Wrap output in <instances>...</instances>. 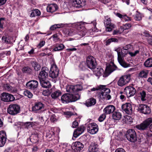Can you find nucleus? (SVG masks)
Returning <instances> with one entry per match:
<instances>
[{
	"instance_id": "obj_1",
	"label": "nucleus",
	"mask_w": 152,
	"mask_h": 152,
	"mask_svg": "<svg viewBox=\"0 0 152 152\" xmlns=\"http://www.w3.org/2000/svg\"><path fill=\"white\" fill-rule=\"evenodd\" d=\"M79 94H66L61 97V100L64 103H67L70 102H75L80 98Z\"/></svg>"
},
{
	"instance_id": "obj_2",
	"label": "nucleus",
	"mask_w": 152,
	"mask_h": 152,
	"mask_svg": "<svg viewBox=\"0 0 152 152\" xmlns=\"http://www.w3.org/2000/svg\"><path fill=\"white\" fill-rule=\"evenodd\" d=\"M129 52L128 50H125L123 53H122V49L121 52H118V60L120 64L124 68H127L129 66L130 64L126 63L124 58L125 57V55Z\"/></svg>"
},
{
	"instance_id": "obj_3",
	"label": "nucleus",
	"mask_w": 152,
	"mask_h": 152,
	"mask_svg": "<svg viewBox=\"0 0 152 152\" xmlns=\"http://www.w3.org/2000/svg\"><path fill=\"white\" fill-rule=\"evenodd\" d=\"M100 89V92L99 94V96L102 99H106L109 100L111 99V96L109 94L110 92V90L109 88H106L105 86Z\"/></svg>"
},
{
	"instance_id": "obj_4",
	"label": "nucleus",
	"mask_w": 152,
	"mask_h": 152,
	"mask_svg": "<svg viewBox=\"0 0 152 152\" xmlns=\"http://www.w3.org/2000/svg\"><path fill=\"white\" fill-rule=\"evenodd\" d=\"M126 136L127 139L131 142H134L137 140L136 134L134 129L128 130L126 134Z\"/></svg>"
},
{
	"instance_id": "obj_5",
	"label": "nucleus",
	"mask_w": 152,
	"mask_h": 152,
	"mask_svg": "<svg viewBox=\"0 0 152 152\" xmlns=\"http://www.w3.org/2000/svg\"><path fill=\"white\" fill-rule=\"evenodd\" d=\"M131 77V75L129 74L122 76L118 81V85L121 87L125 85L130 81Z\"/></svg>"
},
{
	"instance_id": "obj_6",
	"label": "nucleus",
	"mask_w": 152,
	"mask_h": 152,
	"mask_svg": "<svg viewBox=\"0 0 152 152\" xmlns=\"http://www.w3.org/2000/svg\"><path fill=\"white\" fill-rule=\"evenodd\" d=\"M20 107L16 104H10L7 110L8 113L13 115H15L19 113Z\"/></svg>"
},
{
	"instance_id": "obj_7",
	"label": "nucleus",
	"mask_w": 152,
	"mask_h": 152,
	"mask_svg": "<svg viewBox=\"0 0 152 152\" xmlns=\"http://www.w3.org/2000/svg\"><path fill=\"white\" fill-rule=\"evenodd\" d=\"M45 105L42 103L40 102H36L32 108V111L34 112L41 113L44 110Z\"/></svg>"
},
{
	"instance_id": "obj_8",
	"label": "nucleus",
	"mask_w": 152,
	"mask_h": 152,
	"mask_svg": "<svg viewBox=\"0 0 152 152\" xmlns=\"http://www.w3.org/2000/svg\"><path fill=\"white\" fill-rule=\"evenodd\" d=\"M82 87L80 85L75 86L67 85L66 87V91L70 93H75L81 91Z\"/></svg>"
},
{
	"instance_id": "obj_9",
	"label": "nucleus",
	"mask_w": 152,
	"mask_h": 152,
	"mask_svg": "<svg viewBox=\"0 0 152 152\" xmlns=\"http://www.w3.org/2000/svg\"><path fill=\"white\" fill-rule=\"evenodd\" d=\"M88 132L89 133L94 134H96L98 131V125L95 123H89L87 128Z\"/></svg>"
},
{
	"instance_id": "obj_10",
	"label": "nucleus",
	"mask_w": 152,
	"mask_h": 152,
	"mask_svg": "<svg viewBox=\"0 0 152 152\" xmlns=\"http://www.w3.org/2000/svg\"><path fill=\"white\" fill-rule=\"evenodd\" d=\"M75 28L77 31V34L80 37L84 36L87 32V30L80 23L77 24Z\"/></svg>"
},
{
	"instance_id": "obj_11",
	"label": "nucleus",
	"mask_w": 152,
	"mask_h": 152,
	"mask_svg": "<svg viewBox=\"0 0 152 152\" xmlns=\"http://www.w3.org/2000/svg\"><path fill=\"white\" fill-rule=\"evenodd\" d=\"M59 70L56 64L53 63L51 65L50 72V77L52 78L57 77L58 75Z\"/></svg>"
},
{
	"instance_id": "obj_12",
	"label": "nucleus",
	"mask_w": 152,
	"mask_h": 152,
	"mask_svg": "<svg viewBox=\"0 0 152 152\" xmlns=\"http://www.w3.org/2000/svg\"><path fill=\"white\" fill-rule=\"evenodd\" d=\"M71 5L76 8H81L86 4L85 0H71Z\"/></svg>"
},
{
	"instance_id": "obj_13",
	"label": "nucleus",
	"mask_w": 152,
	"mask_h": 152,
	"mask_svg": "<svg viewBox=\"0 0 152 152\" xmlns=\"http://www.w3.org/2000/svg\"><path fill=\"white\" fill-rule=\"evenodd\" d=\"M104 23L107 31H110L114 28V25L111 23V20L108 16L105 17Z\"/></svg>"
},
{
	"instance_id": "obj_14",
	"label": "nucleus",
	"mask_w": 152,
	"mask_h": 152,
	"mask_svg": "<svg viewBox=\"0 0 152 152\" xmlns=\"http://www.w3.org/2000/svg\"><path fill=\"white\" fill-rule=\"evenodd\" d=\"M86 64L90 69H94L96 65L95 59L92 56H88L86 59Z\"/></svg>"
},
{
	"instance_id": "obj_15",
	"label": "nucleus",
	"mask_w": 152,
	"mask_h": 152,
	"mask_svg": "<svg viewBox=\"0 0 152 152\" xmlns=\"http://www.w3.org/2000/svg\"><path fill=\"white\" fill-rule=\"evenodd\" d=\"M84 145L79 142H76L73 143L72 145V152H80L83 148ZM65 152H70L69 151Z\"/></svg>"
},
{
	"instance_id": "obj_16",
	"label": "nucleus",
	"mask_w": 152,
	"mask_h": 152,
	"mask_svg": "<svg viewBox=\"0 0 152 152\" xmlns=\"http://www.w3.org/2000/svg\"><path fill=\"white\" fill-rule=\"evenodd\" d=\"M124 91L127 96L129 97L133 96L135 94L136 90L134 87L128 86L125 88Z\"/></svg>"
},
{
	"instance_id": "obj_17",
	"label": "nucleus",
	"mask_w": 152,
	"mask_h": 152,
	"mask_svg": "<svg viewBox=\"0 0 152 152\" xmlns=\"http://www.w3.org/2000/svg\"><path fill=\"white\" fill-rule=\"evenodd\" d=\"M152 123V118H148L146 119L142 123L136 126L137 128L140 130H144Z\"/></svg>"
},
{
	"instance_id": "obj_18",
	"label": "nucleus",
	"mask_w": 152,
	"mask_h": 152,
	"mask_svg": "<svg viewBox=\"0 0 152 152\" xmlns=\"http://www.w3.org/2000/svg\"><path fill=\"white\" fill-rule=\"evenodd\" d=\"M1 98L2 101L5 102L12 101L15 99V98L12 95L6 93H2Z\"/></svg>"
},
{
	"instance_id": "obj_19",
	"label": "nucleus",
	"mask_w": 152,
	"mask_h": 152,
	"mask_svg": "<svg viewBox=\"0 0 152 152\" xmlns=\"http://www.w3.org/2000/svg\"><path fill=\"white\" fill-rule=\"evenodd\" d=\"M49 72V69L46 67L42 68L39 77V80L46 79L48 77V73Z\"/></svg>"
},
{
	"instance_id": "obj_20",
	"label": "nucleus",
	"mask_w": 152,
	"mask_h": 152,
	"mask_svg": "<svg viewBox=\"0 0 152 152\" xmlns=\"http://www.w3.org/2000/svg\"><path fill=\"white\" fill-rule=\"evenodd\" d=\"M121 107L122 110L128 114H131L132 113V105L129 103H127L123 104Z\"/></svg>"
},
{
	"instance_id": "obj_21",
	"label": "nucleus",
	"mask_w": 152,
	"mask_h": 152,
	"mask_svg": "<svg viewBox=\"0 0 152 152\" xmlns=\"http://www.w3.org/2000/svg\"><path fill=\"white\" fill-rule=\"evenodd\" d=\"M117 67L115 65H109L106 67L103 76L107 77L111 73L116 70Z\"/></svg>"
},
{
	"instance_id": "obj_22",
	"label": "nucleus",
	"mask_w": 152,
	"mask_h": 152,
	"mask_svg": "<svg viewBox=\"0 0 152 152\" xmlns=\"http://www.w3.org/2000/svg\"><path fill=\"white\" fill-rule=\"evenodd\" d=\"M138 109L141 113L145 114H149L151 111L149 107L146 104L140 105Z\"/></svg>"
},
{
	"instance_id": "obj_23",
	"label": "nucleus",
	"mask_w": 152,
	"mask_h": 152,
	"mask_svg": "<svg viewBox=\"0 0 152 152\" xmlns=\"http://www.w3.org/2000/svg\"><path fill=\"white\" fill-rule=\"evenodd\" d=\"M38 82L36 80H31L28 82L26 84L27 88L31 90H34L38 86Z\"/></svg>"
},
{
	"instance_id": "obj_24",
	"label": "nucleus",
	"mask_w": 152,
	"mask_h": 152,
	"mask_svg": "<svg viewBox=\"0 0 152 152\" xmlns=\"http://www.w3.org/2000/svg\"><path fill=\"white\" fill-rule=\"evenodd\" d=\"M6 141V134L4 131L0 132V147L4 145Z\"/></svg>"
},
{
	"instance_id": "obj_25",
	"label": "nucleus",
	"mask_w": 152,
	"mask_h": 152,
	"mask_svg": "<svg viewBox=\"0 0 152 152\" xmlns=\"http://www.w3.org/2000/svg\"><path fill=\"white\" fill-rule=\"evenodd\" d=\"M98 146L97 144L95 142H92L89 147V152H98Z\"/></svg>"
},
{
	"instance_id": "obj_26",
	"label": "nucleus",
	"mask_w": 152,
	"mask_h": 152,
	"mask_svg": "<svg viewBox=\"0 0 152 152\" xmlns=\"http://www.w3.org/2000/svg\"><path fill=\"white\" fill-rule=\"evenodd\" d=\"M115 109V107L113 105H110L105 107L103 110L106 114L113 113Z\"/></svg>"
},
{
	"instance_id": "obj_27",
	"label": "nucleus",
	"mask_w": 152,
	"mask_h": 152,
	"mask_svg": "<svg viewBox=\"0 0 152 152\" xmlns=\"http://www.w3.org/2000/svg\"><path fill=\"white\" fill-rule=\"evenodd\" d=\"M58 8V6L56 4H52L48 5L47 8V10L48 12L53 13L57 10Z\"/></svg>"
},
{
	"instance_id": "obj_28",
	"label": "nucleus",
	"mask_w": 152,
	"mask_h": 152,
	"mask_svg": "<svg viewBox=\"0 0 152 152\" xmlns=\"http://www.w3.org/2000/svg\"><path fill=\"white\" fill-rule=\"evenodd\" d=\"M41 86L45 88H50L51 85L50 82L46 79L39 80Z\"/></svg>"
},
{
	"instance_id": "obj_29",
	"label": "nucleus",
	"mask_w": 152,
	"mask_h": 152,
	"mask_svg": "<svg viewBox=\"0 0 152 152\" xmlns=\"http://www.w3.org/2000/svg\"><path fill=\"white\" fill-rule=\"evenodd\" d=\"M84 129V127L83 126L78 127L77 129L74 131L73 133V136L75 137H77L83 132Z\"/></svg>"
},
{
	"instance_id": "obj_30",
	"label": "nucleus",
	"mask_w": 152,
	"mask_h": 152,
	"mask_svg": "<svg viewBox=\"0 0 152 152\" xmlns=\"http://www.w3.org/2000/svg\"><path fill=\"white\" fill-rule=\"evenodd\" d=\"M94 73L97 76H99L104 73L103 69L100 67L95 68L93 69Z\"/></svg>"
},
{
	"instance_id": "obj_31",
	"label": "nucleus",
	"mask_w": 152,
	"mask_h": 152,
	"mask_svg": "<svg viewBox=\"0 0 152 152\" xmlns=\"http://www.w3.org/2000/svg\"><path fill=\"white\" fill-rule=\"evenodd\" d=\"M96 103V100L95 99L92 98L88 99L86 102L85 103L87 107L91 106L94 105Z\"/></svg>"
},
{
	"instance_id": "obj_32",
	"label": "nucleus",
	"mask_w": 152,
	"mask_h": 152,
	"mask_svg": "<svg viewBox=\"0 0 152 152\" xmlns=\"http://www.w3.org/2000/svg\"><path fill=\"white\" fill-rule=\"evenodd\" d=\"M121 117V113L118 111L114 112L112 115L113 118L115 120H119Z\"/></svg>"
},
{
	"instance_id": "obj_33",
	"label": "nucleus",
	"mask_w": 152,
	"mask_h": 152,
	"mask_svg": "<svg viewBox=\"0 0 152 152\" xmlns=\"http://www.w3.org/2000/svg\"><path fill=\"white\" fill-rule=\"evenodd\" d=\"M31 64L35 70L37 71L40 69L41 66L37 62L35 61H31Z\"/></svg>"
},
{
	"instance_id": "obj_34",
	"label": "nucleus",
	"mask_w": 152,
	"mask_h": 152,
	"mask_svg": "<svg viewBox=\"0 0 152 152\" xmlns=\"http://www.w3.org/2000/svg\"><path fill=\"white\" fill-rule=\"evenodd\" d=\"M64 46L62 44H56L54 45L53 50L55 51H60L64 48Z\"/></svg>"
},
{
	"instance_id": "obj_35",
	"label": "nucleus",
	"mask_w": 152,
	"mask_h": 152,
	"mask_svg": "<svg viewBox=\"0 0 152 152\" xmlns=\"http://www.w3.org/2000/svg\"><path fill=\"white\" fill-rule=\"evenodd\" d=\"M144 65L146 67H152V58H150L147 59L144 62Z\"/></svg>"
},
{
	"instance_id": "obj_36",
	"label": "nucleus",
	"mask_w": 152,
	"mask_h": 152,
	"mask_svg": "<svg viewBox=\"0 0 152 152\" xmlns=\"http://www.w3.org/2000/svg\"><path fill=\"white\" fill-rule=\"evenodd\" d=\"M61 95V92L59 90H57L53 92L51 94V96L53 99H56Z\"/></svg>"
},
{
	"instance_id": "obj_37",
	"label": "nucleus",
	"mask_w": 152,
	"mask_h": 152,
	"mask_svg": "<svg viewBox=\"0 0 152 152\" xmlns=\"http://www.w3.org/2000/svg\"><path fill=\"white\" fill-rule=\"evenodd\" d=\"M139 97L141 98V100L142 101H145L146 100V93L145 91H141L139 92Z\"/></svg>"
},
{
	"instance_id": "obj_38",
	"label": "nucleus",
	"mask_w": 152,
	"mask_h": 152,
	"mask_svg": "<svg viewBox=\"0 0 152 152\" xmlns=\"http://www.w3.org/2000/svg\"><path fill=\"white\" fill-rule=\"evenodd\" d=\"M126 123L128 124H131L132 122V118L130 116L127 115L124 117V120Z\"/></svg>"
},
{
	"instance_id": "obj_39",
	"label": "nucleus",
	"mask_w": 152,
	"mask_h": 152,
	"mask_svg": "<svg viewBox=\"0 0 152 152\" xmlns=\"http://www.w3.org/2000/svg\"><path fill=\"white\" fill-rule=\"evenodd\" d=\"M118 42V39H116L111 38L107 39L106 41V45H109L111 42Z\"/></svg>"
},
{
	"instance_id": "obj_40",
	"label": "nucleus",
	"mask_w": 152,
	"mask_h": 152,
	"mask_svg": "<svg viewBox=\"0 0 152 152\" xmlns=\"http://www.w3.org/2000/svg\"><path fill=\"white\" fill-rule=\"evenodd\" d=\"M22 71L23 73L30 74L32 72V69L28 66H25L22 68Z\"/></svg>"
},
{
	"instance_id": "obj_41",
	"label": "nucleus",
	"mask_w": 152,
	"mask_h": 152,
	"mask_svg": "<svg viewBox=\"0 0 152 152\" xmlns=\"http://www.w3.org/2000/svg\"><path fill=\"white\" fill-rule=\"evenodd\" d=\"M131 27V24L126 23L124 26V27H121L120 29H122V31H124V30L129 29Z\"/></svg>"
},
{
	"instance_id": "obj_42",
	"label": "nucleus",
	"mask_w": 152,
	"mask_h": 152,
	"mask_svg": "<svg viewBox=\"0 0 152 152\" xmlns=\"http://www.w3.org/2000/svg\"><path fill=\"white\" fill-rule=\"evenodd\" d=\"M148 73L144 71H141L139 74V76L142 78H146L147 77Z\"/></svg>"
},
{
	"instance_id": "obj_43",
	"label": "nucleus",
	"mask_w": 152,
	"mask_h": 152,
	"mask_svg": "<svg viewBox=\"0 0 152 152\" xmlns=\"http://www.w3.org/2000/svg\"><path fill=\"white\" fill-rule=\"evenodd\" d=\"M23 94L25 96H27L29 98H32L33 96L32 93L28 90L25 91L23 93Z\"/></svg>"
},
{
	"instance_id": "obj_44",
	"label": "nucleus",
	"mask_w": 152,
	"mask_h": 152,
	"mask_svg": "<svg viewBox=\"0 0 152 152\" xmlns=\"http://www.w3.org/2000/svg\"><path fill=\"white\" fill-rule=\"evenodd\" d=\"M123 31H122V29L120 28L118 29H116L114 30L113 33V35H118L121 34Z\"/></svg>"
},
{
	"instance_id": "obj_45",
	"label": "nucleus",
	"mask_w": 152,
	"mask_h": 152,
	"mask_svg": "<svg viewBox=\"0 0 152 152\" xmlns=\"http://www.w3.org/2000/svg\"><path fill=\"white\" fill-rule=\"evenodd\" d=\"M64 33L69 36H71L72 34V33L71 32L70 30L68 28H65L63 30Z\"/></svg>"
},
{
	"instance_id": "obj_46",
	"label": "nucleus",
	"mask_w": 152,
	"mask_h": 152,
	"mask_svg": "<svg viewBox=\"0 0 152 152\" xmlns=\"http://www.w3.org/2000/svg\"><path fill=\"white\" fill-rule=\"evenodd\" d=\"M140 53L139 50H135L134 52H129V54L132 56H134Z\"/></svg>"
},
{
	"instance_id": "obj_47",
	"label": "nucleus",
	"mask_w": 152,
	"mask_h": 152,
	"mask_svg": "<svg viewBox=\"0 0 152 152\" xmlns=\"http://www.w3.org/2000/svg\"><path fill=\"white\" fill-rule=\"evenodd\" d=\"M106 114L105 113H104V114L101 115L98 118V120L100 122H102L104 121V120L106 118Z\"/></svg>"
},
{
	"instance_id": "obj_48",
	"label": "nucleus",
	"mask_w": 152,
	"mask_h": 152,
	"mask_svg": "<svg viewBox=\"0 0 152 152\" xmlns=\"http://www.w3.org/2000/svg\"><path fill=\"white\" fill-rule=\"evenodd\" d=\"M104 87V85H100L99 86H97L96 88H91V91H94L96 90H100Z\"/></svg>"
},
{
	"instance_id": "obj_49",
	"label": "nucleus",
	"mask_w": 152,
	"mask_h": 152,
	"mask_svg": "<svg viewBox=\"0 0 152 152\" xmlns=\"http://www.w3.org/2000/svg\"><path fill=\"white\" fill-rule=\"evenodd\" d=\"M51 37L53 38V40L55 42H58L59 39L58 36L57 34H55L53 35Z\"/></svg>"
},
{
	"instance_id": "obj_50",
	"label": "nucleus",
	"mask_w": 152,
	"mask_h": 152,
	"mask_svg": "<svg viewBox=\"0 0 152 152\" xmlns=\"http://www.w3.org/2000/svg\"><path fill=\"white\" fill-rule=\"evenodd\" d=\"M4 87L6 90L8 91H11L12 90V87L7 84L4 85Z\"/></svg>"
},
{
	"instance_id": "obj_51",
	"label": "nucleus",
	"mask_w": 152,
	"mask_h": 152,
	"mask_svg": "<svg viewBox=\"0 0 152 152\" xmlns=\"http://www.w3.org/2000/svg\"><path fill=\"white\" fill-rule=\"evenodd\" d=\"M136 20L139 21L142 19L141 15L140 14H137L134 18Z\"/></svg>"
},
{
	"instance_id": "obj_52",
	"label": "nucleus",
	"mask_w": 152,
	"mask_h": 152,
	"mask_svg": "<svg viewBox=\"0 0 152 152\" xmlns=\"http://www.w3.org/2000/svg\"><path fill=\"white\" fill-rule=\"evenodd\" d=\"M122 20L123 21H128L131 20V18L130 17L127 16L126 15H124Z\"/></svg>"
},
{
	"instance_id": "obj_53",
	"label": "nucleus",
	"mask_w": 152,
	"mask_h": 152,
	"mask_svg": "<svg viewBox=\"0 0 152 152\" xmlns=\"http://www.w3.org/2000/svg\"><path fill=\"white\" fill-rule=\"evenodd\" d=\"M123 92H121L120 93V95L119 97L120 99L122 100V101H123L125 100L126 99V97L125 96L123 95Z\"/></svg>"
},
{
	"instance_id": "obj_54",
	"label": "nucleus",
	"mask_w": 152,
	"mask_h": 152,
	"mask_svg": "<svg viewBox=\"0 0 152 152\" xmlns=\"http://www.w3.org/2000/svg\"><path fill=\"white\" fill-rule=\"evenodd\" d=\"M54 134V133L52 131H49L47 133L46 136L50 138L52 136H53Z\"/></svg>"
},
{
	"instance_id": "obj_55",
	"label": "nucleus",
	"mask_w": 152,
	"mask_h": 152,
	"mask_svg": "<svg viewBox=\"0 0 152 152\" xmlns=\"http://www.w3.org/2000/svg\"><path fill=\"white\" fill-rule=\"evenodd\" d=\"M142 34L146 37H150L151 35L149 34L148 31H144L142 32Z\"/></svg>"
},
{
	"instance_id": "obj_56",
	"label": "nucleus",
	"mask_w": 152,
	"mask_h": 152,
	"mask_svg": "<svg viewBox=\"0 0 152 152\" xmlns=\"http://www.w3.org/2000/svg\"><path fill=\"white\" fill-rule=\"evenodd\" d=\"M5 20V18H0V28H3L4 22Z\"/></svg>"
},
{
	"instance_id": "obj_57",
	"label": "nucleus",
	"mask_w": 152,
	"mask_h": 152,
	"mask_svg": "<svg viewBox=\"0 0 152 152\" xmlns=\"http://www.w3.org/2000/svg\"><path fill=\"white\" fill-rule=\"evenodd\" d=\"M58 28H60L66 26L67 25L66 24L59 23L56 24Z\"/></svg>"
},
{
	"instance_id": "obj_58",
	"label": "nucleus",
	"mask_w": 152,
	"mask_h": 152,
	"mask_svg": "<svg viewBox=\"0 0 152 152\" xmlns=\"http://www.w3.org/2000/svg\"><path fill=\"white\" fill-rule=\"evenodd\" d=\"M58 28H60L66 26L67 25L66 24L59 23L56 24Z\"/></svg>"
},
{
	"instance_id": "obj_59",
	"label": "nucleus",
	"mask_w": 152,
	"mask_h": 152,
	"mask_svg": "<svg viewBox=\"0 0 152 152\" xmlns=\"http://www.w3.org/2000/svg\"><path fill=\"white\" fill-rule=\"evenodd\" d=\"M51 121L52 122H54L56 121L57 119L56 116L54 115H51L50 118Z\"/></svg>"
},
{
	"instance_id": "obj_60",
	"label": "nucleus",
	"mask_w": 152,
	"mask_h": 152,
	"mask_svg": "<svg viewBox=\"0 0 152 152\" xmlns=\"http://www.w3.org/2000/svg\"><path fill=\"white\" fill-rule=\"evenodd\" d=\"M45 44V42L43 41H42L40 42L38 45V47L41 48L44 46Z\"/></svg>"
},
{
	"instance_id": "obj_61",
	"label": "nucleus",
	"mask_w": 152,
	"mask_h": 152,
	"mask_svg": "<svg viewBox=\"0 0 152 152\" xmlns=\"http://www.w3.org/2000/svg\"><path fill=\"white\" fill-rule=\"evenodd\" d=\"M2 39L3 42L6 43H8L10 41L9 39H7V37L5 36H3L2 38Z\"/></svg>"
},
{
	"instance_id": "obj_62",
	"label": "nucleus",
	"mask_w": 152,
	"mask_h": 152,
	"mask_svg": "<svg viewBox=\"0 0 152 152\" xmlns=\"http://www.w3.org/2000/svg\"><path fill=\"white\" fill-rule=\"evenodd\" d=\"M130 45H127L125 46L122 49V53H123L124 52V50H128V49L130 48Z\"/></svg>"
},
{
	"instance_id": "obj_63",
	"label": "nucleus",
	"mask_w": 152,
	"mask_h": 152,
	"mask_svg": "<svg viewBox=\"0 0 152 152\" xmlns=\"http://www.w3.org/2000/svg\"><path fill=\"white\" fill-rule=\"evenodd\" d=\"M57 27L56 24H54L50 28V29L51 30L53 31L57 28Z\"/></svg>"
},
{
	"instance_id": "obj_64",
	"label": "nucleus",
	"mask_w": 152,
	"mask_h": 152,
	"mask_svg": "<svg viewBox=\"0 0 152 152\" xmlns=\"http://www.w3.org/2000/svg\"><path fill=\"white\" fill-rule=\"evenodd\" d=\"M115 152H126L122 148H119L117 149Z\"/></svg>"
}]
</instances>
